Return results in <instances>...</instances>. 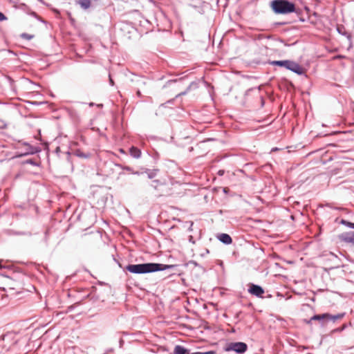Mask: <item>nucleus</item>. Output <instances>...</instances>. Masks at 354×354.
I'll use <instances>...</instances> for the list:
<instances>
[{
	"label": "nucleus",
	"instance_id": "f257e3e1",
	"mask_svg": "<svg viewBox=\"0 0 354 354\" xmlns=\"http://www.w3.org/2000/svg\"><path fill=\"white\" fill-rule=\"evenodd\" d=\"M172 267L173 266L171 265L147 263L142 264H129L126 267V270L133 274H146L156 271L165 270Z\"/></svg>",
	"mask_w": 354,
	"mask_h": 354
},
{
	"label": "nucleus",
	"instance_id": "f03ea898",
	"mask_svg": "<svg viewBox=\"0 0 354 354\" xmlns=\"http://www.w3.org/2000/svg\"><path fill=\"white\" fill-rule=\"evenodd\" d=\"M272 10L277 14H287L295 10V4L285 0H274L271 2Z\"/></svg>",
	"mask_w": 354,
	"mask_h": 354
},
{
	"label": "nucleus",
	"instance_id": "7ed1b4c3",
	"mask_svg": "<svg viewBox=\"0 0 354 354\" xmlns=\"http://www.w3.org/2000/svg\"><path fill=\"white\" fill-rule=\"evenodd\" d=\"M344 317V314H337L336 315H332L328 313H324L322 315H315L310 318V319L306 322L308 324H310L311 321L315 320L319 321L322 324H324L327 322L332 321L335 322L337 319H341Z\"/></svg>",
	"mask_w": 354,
	"mask_h": 354
},
{
	"label": "nucleus",
	"instance_id": "20e7f679",
	"mask_svg": "<svg viewBox=\"0 0 354 354\" xmlns=\"http://www.w3.org/2000/svg\"><path fill=\"white\" fill-rule=\"evenodd\" d=\"M272 64L277 65L279 66H284L286 68H288L297 74L303 73L302 67L299 64L292 62V61H289V60L274 61L272 62Z\"/></svg>",
	"mask_w": 354,
	"mask_h": 354
},
{
	"label": "nucleus",
	"instance_id": "39448f33",
	"mask_svg": "<svg viewBox=\"0 0 354 354\" xmlns=\"http://www.w3.org/2000/svg\"><path fill=\"white\" fill-rule=\"evenodd\" d=\"M248 349V346L243 342H231L227 345V351H233L237 353H243Z\"/></svg>",
	"mask_w": 354,
	"mask_h": 354
},
{
	"label": "nucleus",
	"instance_id": "423d86ee",
	"mask_svg": "<svg viewBox=\"0 0 354 354\" xmlns=\"http://www.w3.org/2000/svg\"><path fill=\"white\" fill-rule=\"evenodd\" d=\"M338 238L341 241L354 243V232H343L338 236Z\"/></svg>",
	"mask_w": 354,
	"mask_h": 354
},
{
	"label": "nucleus",
	"instance_id": "0eeeda50",
	"mask_svg": "<svg viewBox=\"0 0 354 354\" xmlns=\"http://www.w3.org/2000/svg\"><path fill=\"white\" fill-rule=\"evenodd\" d=\"M248 291L250 294L257 297H262L264 293V290L261 286L254 284L250 286Z\"/></svg>",
	"mask_w": 354,
	"mask_h": 354
},
{
	"label": "nucleus",
	"instance_id": "6e6552de",
	"mask_svg": "<svg viewBox=\"0 0 354 354\" xmlns=\"http://www.w3.org/2000/svg\"><path fill=\"white\" fill-rule=\"evenodd\" d=\"M219 241L225 244H230L232 242V239L227 234H221L218 236Z\"/></svg>",
	"mask_w": 354,
	"mask_h": 354
},
{
	"label": "nucleus",
	"instance_id": "1a4fd4ad",
	"mask_svg": "<svg viewBox=\"0 0 354 354\" xmlns=\"http://www.w3.org/2000/svg\"><path fill=\"white\" fill-rule=\"evenodd\" d=\"M129 153L131 156L136 158H138L141 155L140 150L136 147H131L129 149Z\"/></svg>",
	"mask_w": 354,
	"mask_h": 354
},
{
	"label": "nucleus",
	"instance_id": "9d476101",
	"mask_svg": "<svg viewBox=\"0 0 354 354\" xmlns=\"http://www.w3.org/2000/svg\"><path fill=\"white\" fill-rule=\"evenodd\" d=\"M77 3L84 10L89 8L91 6V0H78Z\"/></svg>",
	"mask_w": 354,
	"mask_h": 354
},
{
	"label": "nucleus",
	"instance_id": "9b49d317",
	"mask_svg": "<svg viewBox=\"0 0 354 354\" xmlns=\"http://www.w3.org/2000/svg\"><path fill=\"white\" fill-rule=\"evenodd\" d=\"M21 37L26 40H30L34 37V35L28 33H22Z\"/></svg>",
	"mask_w": 354,
	"mask_h": 354
},
{
	"label": "nucleus",
	"instance_id": "f8f14e48",
	"mask_svg": "<svg viewBox=\"0 0 354 354\" xmlns=\"http://www.w3.org/2000/svg\"><path fill=\"white\" fill-rule=\"evenodd\" d=\"M342 223L346 224L347 226L354 229V223H353L346 222L344 221H342Z\"/></svg>",
	"mask_w": 354,
	"mask_h": 354
},
{
	"label": "nucleus",
	"instance_id": "ddd939ff",
	"mask_svg": "<svg viewBox=\"0 0 354 354\" xmlns=\"http://www.w3.org/2000/svg\"><path fill=\"white\" fill-rule=\"evenodd\" d=\"M7 19V17L4 15L3 13L0 12V21H3Z\"/></svg>",
	"mask_w": 354,
	"mask_h": 354
},
{
	"label": "nucleus",
	"instance_id": "4468645a",
	"mask_svg": "<svg viewBox=\"0 0 354 354\" xmlns=\"http://www.w3.org/2000/svg\"><path fill=\"white\" fill-rule=\"evenodd\" d=\"M10 335V334H6L5 335H2L1 338L4 340L6 337H8Z\"/></svg>",
	"mask_w": 354,
	"mask_h": 354
},
{
	"label": "nucleus",
	"instance_id": "2eb2a0df",
	"mask_svg": "<svg viewBox=\"0 0 354 354\" xmlns=\"http://www.w3.org/2000/svg\"><path fill=\"white\" fill-rule=\"evenodd\" d=\"M119 151H120V153H125V151H124V149H120L119 150Z\"/></svg>",
	"mask_w": 354,
	"mask_h": 354
},
{
	"label": "nucleus",
	"instance_id": "dca6fc26",
	"mask_svg": "<svg viewBox=\"0 0 354 354\" xmlns=\"http://www.w3.org/2000/svg\"><path fill=\"white\" fill-rule=\"evenodd\" d=\"M137 95H138V96H141V93H140V91H138L137 92Z\"/></svg>",
	"mask_w": 354,
	"mask_h": 354
},
{
	"label": "nucleus",
	"instance_id": "f3484780",
	"mask_svg": "<svg viewBox=\"0 0 354 354\" xmlns=\"http://www.w3.org/2000/svg\"><path fill=\"white\" fill-rule=\"evenodd\" d=\"M77 156H82V155H81V154H80L79 153H77Z\"/></svg>",
	"mask_w": 354,
	"mask_h": 354
}]
</instances>
